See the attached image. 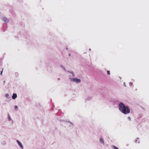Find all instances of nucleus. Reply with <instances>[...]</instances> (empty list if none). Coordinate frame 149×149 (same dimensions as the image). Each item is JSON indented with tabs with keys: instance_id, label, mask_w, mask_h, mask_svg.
Instances as JSON below:
<instances>
[{
	"instance_id": "1a4fd4ad",
	"label": "nucleus",
	"mask_w": 149,
	"mask_h": 149,
	"mask_svg": "<svg viewBox=\"0 0 149 149\" xmlns=\"http://www.w3.org/2000/svg\"><path fill=\"white\" fill-rule=\"evenodd\" d=\"M107 73L108 75H109L110 74V71H107Z\"/></svg>"
},
{
	"instance_id": "6e6552de",
	"label": "nucleus",
	"mask_w": 149,
	"mask_h": 149,
	"mask_svg": "<svg viewBox=\"0 0 149 149\" xmlns=\"http://www.w3.org/2000/svg\"><path fill=\"white\" fill-rule=\"evenodd\" d=\"M127 118L128 119V120L130 121L131 120L130 117L129 116Z\"/></svg>"
},
{
	"instance_id": "0eeeda50",
	"label": "nucleus",
	"mask_w": 149,
	"mask_h": 149,
	"mask_svg": "<svg viewBox=\"0 0 149 149\" xmlns=\"http://www.w3.org/2000/svg\"><path fill=\"white\" fill-rule=\"evenodd\" d=\"M113 148L114 149H119L117 147L115 146H113Z\"/></svg>"
},
{
	"instance_id": "7ed1b4c3",
	"label": "nucleus",
	"mask_w": 149,
	"mask_h": 149,
	"mask_svg": "<svg viewBox=\"0 0 149 149\" xmlns=\"http://www.w3.org/2000/svg\"><path fill=\"white\" fill-rule=\"evenodd\" d=\"M73 81L76 82H80L81 81V80L80 79H73Z\"/></svg>"
},
{
	"instance_id": "423d86ee",
	"label": "nucleus",
	"mask_w": 149,
	"mask_h": 149,
	"mask_svg": "<svg viewBox=\"0 0 149 149\" xmlns=\"http://www.w3.org/2000/svg\"><path fill=\"white\" fill-rule=\"evenodd\" d=\"M100 141L101 143H104V141L103 139L102 138H101L100 139Z\"/></svg>"
},
{
	"instance_id": "9b49d317",
	"label": "nucleus",
	"mask_w": 149,
	"mask_h": 149,
	"mask_svg": "<svg viewBox=\"0 0 149 149\" xmlns=\"http://www.w3.org/2000/svg\"><path fill=\"white\" fill-rule=\"evenodd\" d=\"M2 71H1V74H2Z\"/></svg>"
},
{
	"instance_id": "f03ea898",
	"label": "nucleus",
	"mask_w": 149,
	"mask_h": 149,
	"mask_svg": "<svg viewBox=\"0 0 149 149\" xmlns=\"http://www.w3.org/2000/svg\"><path fill=\"white\" fill-rule=\"evenodd\" d=\"M17 143H18V144H19V146H20V147L21 148L23 149V147L22 146V143L19 141L18 140H17Z\"/></svg>"
},
{
	"instance_id": "f257e3e1",
	"label": "nucleus",
	"mask_w": 149,
	"mask_h": 149,
	"mask_svg": "<svg viewBox=\"0 0 149 149\" xmlns=\"http://www.w3.org/2000/svg\"><path fill=\"white\" fill-rule=\"evenodd\" d=\"M119 109L120 111L123 113L126 114L129 113L130 110L128 106H125L122 102H120L119 105Z\"/></svg>"
},
{
	"instance_id": "9d476101",
	"label": "nucleus",
	"mask_w": 149,
	"mask_h": 149,
	"mask_svg": "<svg viewBox=\"0 0 149 149\" xmlns=\"http://www.w3.org/2000/svg\"><path fill=\"white\" fill-rule=\"evenodd\" d=\"M17 108H18V107H17V106L16 105V106H15V109H17Z\"/></svg>"
},
{
	"instance_id": "39448f33",
	"label": "nucleus",
	"mask_w": 149,
	"mask_h": 149,
	"mask_svg": "<svg viewBox=\"0 0 149 149\" xmlns=\"http://www.w3.org/2000/svg\"><path fill=\"white\" fill-rule=\"evenodd\" d=\"M3 20L5 22H7L8 21V20L6 18L4 17L3 18Z\"/></svg>"
},
{
	"instance_id": "20e7f679",
	"label": "nucleus",
	"mask_w": 149,
	"mask_h": 149,
	"mask_svg": "<svg viewBox=\"0 0 149 149\" xmlns=\"http://www.w3.org/2000/svg\"><path fill=\"white\" fill-rule=\"evenodd\" d=\"M17 97V95L16 94L14 93L13 94V95L12 97V98L13 99H15Z\"/></svg>"
}]
</instances>
